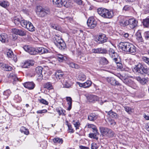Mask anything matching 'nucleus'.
Here are the masks:
<instances>
[{"mask_svg":"<svg viewBox=\"0 0 149 149\" xmlns=\"http://www.w3.org/2000/svg\"><path fill=\"white\" fill-rule=\"evenodd\" d=\"M119 47L125 52L134 54L136 51V47L133 44L127 42H121L119 44Z\"/></svg>","mask_w":149,"mask_h":149,"instance_id":"nucleus-1","label":"nucleus"},{"mask_svg":"<svg viewBox=\"0 0 149 149\" xmlns=\"http://www.w3.org/2000/svg\"><path fill=\"white\" fill-rule=\"evenodd\" d=\"M97 12L100 15L105 18L110 19L114 16L112 11L105 8H98Z\"/></svg>","mask_w":149,"mask_h":149,"instance_id":"nucleus-2","label":"nucleus"},{"mask_svg":"<svg viewBox=\"0 0 149 149\" xmlns=\"http://www.w3.org/2000/svg\"><path fill=\"white\" fill-rule=\"evenodd\" d=\"M134 70L136 72L141 74H149V68L143 65L140 63L135 65L134 68Z\"/></svg>","mask_w":149,"mask_h":149,"instance_id":"nucleus-3","label":"nucleus"},{"mask_svg":"<svg viewBox=\"0 0 149 149\" xmlns=\"http://www.w3.org/2000/svg\"><path fill=\"white\" fill-rule=\"evenodd\" d=\"M36 13L38 16L43 17L50 13V10L48 8H43L40 6H37Z\"/></svg>","mask_w":149,"mask_h":149,"instance_id":"nucleus-4","label":"nucleus"},{"mask_svg":"<svg viewBox=\"0 0 149 149\" xmlns=\"http://www.w3.org/2000/svg\"><path fill=\"white\" fill-rule=\"evenodd\" d=\"M55 40L54 43L57 47L60 49L64 50L66 47V45L63 40L61 39V37L59 35H55L54 37Z\"/></svg>","mask_w":149,"mask_h":149,"instance_id":"nucleus-5","label":"nucleus"},{"mask_svg":"<svg viewBox=\"0 0 149 149\" xmlns=\"http://www.w3.org/2000/svg\"><path fill=\"white\" fill-rule=\"evenodd\" d=\"M12 32L15 34L21 36H25L26 33V31L24 29H19L16 28L12 29Z\"/></svg>","mask_w":149,"mask_h":149,"instance_id":"nucleus-6","label":"nucleus"},{"mask_svg":"<svg viewBox=\"0 0 149 149\" xmlns=\"http://www.w3.org/2000/svg\"><path fill=\"white\" fill-rule=\"evenodd\" d=\"M63 76L64 73L62 71L60 70H57L55 74V78L53 83H55L59 80L63 79Z\"/></svg>","mask_w":149,"mask_h":149,"instance_id":"nucleus-7","label":"nucleus"},{"mask_svg":"<svg viewBox=\"0 0 149 149\" xmlns=\"http://www.w3.org/2000/svg\"><path fill=\"white\" fill-rule=\"evenodd\" d=\"M23 48L24 50L29 53L31 55H36L37 54L36 49L33 47H31L30 46L25 45L24 46Z\"/></svg>","mask_w":149,"mask_h":149,"instance_id":"nucleus-8","label":"nucleus"},{"mask_svg":"<svg viewBox=\"0 0 149 149\" xmlns=\"http://www.w3.org/2000/svg\"><path fill=\"white\" fill-rule=\"evenodd\" d=\"M88 26L91 28L93 29L97 25V22L93 17L89 18L87 21Z\"/></svg>","mask_w":149,"mask_h":149,"instance_id":"nucleus-9","label":"nucleus"},{"mask_svg":"<svg viewBox=\"0 0 149 149\" xmlns=\"http://www.w3.org/2000/svg\"><path fill=\"white\" fill-rule=\"evenodd\" d=\"M120 24L122 26H125L128 25V20L126 19V18L123 16H120L119 18Z\"/></svg>","mask_w":149,"mask_h":149,"instance_id":"nucleus-10","label":"nucleus"},{"mask_svg":"<svg viewBox=\"0 0 149 149\" xmlns=\"http://www.w3.org/2000/svg\"><path fill=\"white\" fill-rule=\"evenodd\" d=\"M138 21L134 18H131L128 20V26L129 29H132L136 27Z\"/></svg>","mask_w":149,"mask_h":149,"instance_id":"nucleus-11","label":"nucleus"},{"mask_svg":"<svg viewBox=\"0 0 149 149\" xmlns=\"http://www.w3.org/2000/svg\"><path fill=\"white\" fill-rule=\"evenodd\" d=\"M107 38L104 34H102L99 36L97 40V42L99 43H103L107 41Z\"/></svg>","mask_w":149,"mask_h":149,"instance_id":"nucleus-12","label":"nucleus"},{"mask_svg":"<svg viewBox=\"0 0 149 149\" xmlns=\"http://www.w3.org/2000/svg\"><path fill=\"white\" fill-rule=\"evenodd\" d=\"M24 86L29 90L33 89L35 86V84L33 82H27L23 84Z\"/></svg>","mask_w":149,"mask_h":149,"instance_id":"nucleus-13","label":"nucleus"},{"mask_svg":"<svg viewBox=\"0 0 149 149\" xmlns=\"http://www.w3.org/2000/svg\"><path fill=\"white\" fill-rule=\"evenodd\" d=\"M42 68L40 66L37 67L35 69L36 75L39 77V79H42L43 75L42 74Z\"/></svg>","mask_w":149,"mask_h":149,"instance_id":"nucleus-14","label":"nucleus"},{"mask_svg":"<svg viewBox=\"0 0 149 149\" xmlns=\"http://www.w3.org/2000/svg\"><path fill=\"white\" fill-rule=\"evenodd\" d=\"M77 84L79 87L84 88H87L89 87L92 84V82L89 80L87 81L84 83H80L79 82H77Z\"/></svg>","mask_w":149,"mask_h":149,"instance_id":"nucleus-15","label":"nucleus"},{"mask_svg":"<svg viewBox=\"0 0 149 149\" xmlns=\"http://www.w3.org/2000/svg\"><path fill=\"white\" fill-rule=\"evenodd\" d=\"M6 53L8 57L12 58L15 62L17 61L16 56L13 54L12 50L8 49Z\"/></svg>","mask_w":149,"mask_h":149,"instance_id":"nucleus-16","label":"nucleus"},{"mask_svg":"<svg viewBox=\"0 0 149 149\" xmlns=\"http://www.w3.org/2000/svg\"><path fill=\"white\" fill-rule=\"evenodd\" d=\"M109 56L112 58L113 61L114 60L115 58H119L117 53L115 52L114 50L113 49L110 48L109 50Z\"/></svg>","mask_w":149,"mask_h":149,"instance_id":"nucleus-17","label":"nucleus"},{"mask_svg":"<svg viewBox=\"0 0 149 149\" xmlns=\"http://www.w3.org/2000/svg\"><path fill=\"white\" fill-rule=\"evenodd\" d=\"M107 81L111 84V85L113 86H119L120 85V84L113 77L107 78Z\"/></svg>","mask_w":149,"mask_h":149,"instance_id":"nucleus-18","label":"nucleus"},{"mask_svg":"<svg viewBox=\"0 0 149 149\" xmlns=\"http://www.w3.org/2000/svg\"><path fill=\"white\" fill-rule=\"evenodd\" d=\"M87 98L89 102H91L97 101L99 100V98L97 96L93 95H88Z\"/></svg>","mask_w":149,"mask_h":149,"instance_id":"nucleus-19","label":"nucleus"},{"mask_svg":"<svg viewBox=\"0 0 149 149\" xmlns=\"http://www.w3.org/2000/svg\"><path fill=\"white\" fill-rule=\"evenodd\" d=\"M33 64V61L29 60L24 62L22 65V67L24 68H28L30 66H32Z\"/></svg>","mask_w":149,"mask_h":149,"instance_id":"nucleus-20","label":"nucleus"},{"mask_svg":"<svg viewBox=\"0 0 149 149\" xmlns=\"http://www.w3.org/2000/svg\"><path fill=\"white\" fill-rule=\"evenodd\" d=\"M136 79L141 84L143 85L146 84L148 82V79L145 78H141L140 77H136Z\"/></svg>","mask_w":149,"mask_h":149,"instance_id":"nucleus-21","label":"nucleus"},{"mask_svg":"<svg viewBox=\"0 0 149 149\" xmlns=\"http://www.w3.org/2000/svg\"><path fill=\"white\" fill-rule=\"evenodd\" d=\"M8 36L7 34L3 33L0 35V41L2 43H5L8 41Z\"/></svg>","mask_w":149,"mask_h":149,"instance_id":"nucleus-22","label":"nucleus"},{"mask_svg":"<svg viewBox=\"0 0 149 149\" xmlns=\"http://www.w3.org/2000/svg\"><path fill=\"white\" fill-rule=\"evenodd\" d=\"M108 117H109V118L115 119L118 117V115L116 113L111 110L108 112Z\"/></svg>","mask_w":149,"mask_h":149,"instance_id":"nucleus-23","label":"nucleus"},{"mask_svg":"<svg viewBox=\"0 0 149 149\" xmlns=\"http://www.w3.org/2000/svg\"><path fill=\"white\" fill-rule=\"evenodd\" d=\"M25 28L31 31H33L35 30V28L32 24L31 22L29 21L27 22L26 27H25Z\"/></svg>","mask_w":149,"mask_h":149,"instance_id":"nucleus-24","label":"nucleus"},{"mask_svg":"<svg viewBox=\"0 0 149 149\" xmlns=\"http://www.w3.org/2000/svg\"><path fill=\"white\" fill-rule=\"evenodd\" d=\"M62 83L65 87L68 88L71 86L70 82V80L67 78L65 79Z\"/></svg>","mask_w":149,"mask_h":149,"instance_id":"nucleus-25","label":"nucleus"},{"mask_svg":"<svg viewBox=\"0 0 149 149\" xmlns=\"http://www.w3.org/2000/svg\"><path fill=\"white\" fill-rule=\"evenodd\" d=\"M36 50L37 52H38L41 54L47 53L48 52V50L47 49L43 47H37Z\"/></svg>","mask_w":149,"mask_h":149,"instance_id":"nucleus-26","label":"nucleus"},{"mask_svg":"<svg viewBox=\"0 0 149 149\" xmlns=\"http://www.w3.org/2000/svg\"><path fill=\"white\" fill-rule=\"evenodd\" d=\"M2 69L6 71H11L12 69V68L8 65L3 64L1 65Z\"/></svg>","mask_w":149,"mask_h":149,"instance_id":"nucleus-27","label":"nucleus"},{"mask_svg":"<svg viewBox=\"0 0 149 149\" xmlns=\"http://www.w3.org/2000/svg\"><path fill=\"white\" fill-rule=\"evenodd\" d=\"M66 8H68L72 7V3L70 1L66 0L63 2V5Z\"/></svg>","mask_w":149,"mask_h":149,"instance_id":"nucleus-28","label":"nucleus"},{"mask_svg":"<svg viewBox=\"0 0 149 149\" xmlns=\"http://www.w3.org/2000/svg\"><path fill=\"white\" fill-rule=\"evenodd\" d=\"M108 128L107 127H100V130L103 136H105L107 134Z\"/></svg>","mask_w":149,"mask_h":149,"instance_id":"nucleus-29","label":"nucleus"},{"mask_svg":"<svg viewBox=\"0 0 149 149\" xmlns=\"http://www.w3.org/2000/svg\"><path fill=\"white\" fill-rule=\"evenodd\" d=\"M119 58H115L114 61L117 65V68L120 69H121L123 68V65L122 63L119 62Z\"/></svg>","mask_w":149,"mask_h":149,"instance_id":"nucleus-30","label":"nucleus"},{"mask_svg":"<svg viewBox=\"0 0 149 149\" xmlns=\"http://www.w3.org/2000/svg\"><path fill=\"white\" fill-rule=\"evenodd\" d=\"M97 118V116L94 113H91L88 116V120L91 121L95 120Z\"/></svg>","mask_w":149,"mask_h":149,"instance_id":"nucleus-31","label":"nucleus"},{"mask_svg":"<svg viewBox=\"0 0 149 149\" xmlns=\"http://www.w3.org/2000/svg\"><path fill=\"white\" fill-rule=\"evenodd\" d=\"M66 100L68 102V104L69 106L67 108V109L70 111L72 108V99L70 97H67Z\"/></svg>","mask_w":149,"mask_h":149,"instance_id":"nucleus-32","label":"nucleus"},{"mask_svg":"<svg viewBox=\"0 0 149 149\" xmlns=\"http://www.w3.org/2000/svg\"><path fill=\"white\" fill-rule=\"evenodd\" d=\"M105 136L108 137H112L114 136V132L111 129H109Z\"/></svg>","mask_w":149,"mask_h":149,"instance_id":"nucleus-33","label":"nucleus"},{"mask_svg":"<svg viewBox=\"0 0 149 149\" xmlns=\"http://www.w3.org/2000/svg\"><path fill=\"white\" fill-rule=\"evenodd\" d=\"M44 88L48 90H51L53 89L52 83L50 82H47L45 84L44 86Z\"/></svg>","mask_w":149,"mask_h":149,"instance_id":"nucleus-34","label":"nucleus"},{"mask_svg":"<svg viewBox=\"0 0 149 149\" xmlns=\"http://www.w3.org/2000/svg\"><path fill=\"white\" fill-rule=\"evenodd\" d=\"M53 4L56 5L58 7H61L63 6V2L62 0H53Z\"/></svg>","mask_w":149,"mask_h":149,"instance_id":"nucleus-35","label":"nucleus"},{"mask_svg":"<svg viewBox=\"0 0 149 149\" xmlns=\"http://www.w3.org/2000/svg\"><path fill=\"white\" fill-rule=\"evenodd\" d=\"M11 93V92L10 91L9 89H8L6 90L5 91H4L3 93L4 98L5 99H6L8 98V97L10 95Z\"/></svg>","mask_w":149,"mask_h":149,"instance_id":"nucleus-36","label":"nucleus"},{"mask_svg":"<svg viewBox=\"0 0 149 149\" xmlns=\"http://www.w3.org/2000/svg\"><path fill=\"white\" fill-rule=\"evenodd\" d=\"M22 19L20 18H19L17 17H15L13 19V21L15 25L19 26L20 24Z\"/></svg>","mask_w":149,"mask_h":149,"instance_id":"nucleus-37","label":"nucleus"},{"mask_svg":"<svg viewBox=\"0 0 149 149\" xmlns=\"http://www.w3.org/2000/svg\"><path fill=\"white\" fill-rule=\"evenodd\" d=\"M94 133H90L89 134V137L91 138H93V139H95L96 140L98 139V137H96V135L97 134H98L99 133L98 132V131H97V132L95 131L93 132Z\"/></svg>","mask_w":149,"mask_h":149,"instance_id":"nucleus-38","label":"nucleus"},{"mask_svg":"<svg viewBox=\"0 0 149 149\" xmlns=\"http://www.w3.org/2000/svg\"><path fill=\"white\" fill-rule=\"evenodd\" d=\"M86 127H87L88 128H91L93 130V132L95 131L97 132V130L96 127L95 125L93 124L88 123L86 125Z\"/></svg>","mask_w":149,"mask_h":149,"instance_id":"nucleus-39","label":"nucleus"},{"mask_svg":"<svg viewBox=\"0 0 149 149\" xmlns=\"http://www.w3.org/2000/svg\"><path fill=\"white\" fill-rule=\"evenodd\" d=\"M63 140L62 139L58 138H55L53 139V141L54 143H56L62 144L63 143Z\"/></svg>","mask_w":149,"mask_h":149,"instance_id":"nucleus-40","label":"nucleus"},{"mask_svg":"<svg viewBox=\"0 0 149 149\" xmlns=\"http://www.w3.org/2000/svg\"><path fill=\"white\" fill-rule=\"evenodd\" d=\"M57 59L58 61L61 62H63L66 59L65 56L61 54H58L57 56Z\"/></svg>","mask_w":149,"mask_h":149,"instance_id":"nucleus-41","label":"nucleus"},{"mask_svg":"<svg viewBox=\"0 0 149 149\" xmlns=\"http://www.w3.org/2000/svg\"><path fill=\"white\" fill-rule=\"evenodd\" d=\"M86 76L82 73H80L78 77V79L82 81L85 80L86 79Z\"/></svg>","mask_w":149,"mask_h":149,"instance_id":"nucleus-42","label":"nucleus"},{"mask_svg":"<svg viewBox=\"0 0 149 149\" xmlns=\"http://www.w3.org/2000/svg\"><path fill=\"white\" fill-rule=\"evenodd\" d=\"M9 77L13 78L15 81H19L18 79L16 76V75L14 73H11L9 75Z\"/></svg>","mask_w":149,"mask_h":149,"instance_id":"nucleus-43","label":"nucleus"},{"mask_svg":"<svg viewBox=\"0 0 149 149\" xmlns=\"http://www.w3.org/2000/svg\"><path fill=\"white\" fill-rule=\"evenodd\" d=\"M20 131L22 133H24L26 135H28L29 133V131L26 128L24 127H22L20 129Z\"/></svg>","mask_w":149,"mask_h":149,"instance_id":"nucleus-44","label":"nucleus"},{"mask_svg":"<svg viewBox=\"0 0 149 149\" xmlns=\"http://www.w3.org/2000/svg\"><path fill=\"white\" fill-rule=\"evenodd\" d=\"M143 23L144 26L146 27H148L149 26V19L146 18L143 19Z\"/></svg>","mask_w":149,"mask_h":149,"instance_id":"nucleus-45","label":"nucleus"},{"mask_svg":"<svg viewBox=\"0 0 149 149\" xmlns=\"http://www.w3.org/2000/svg\"><path fill=\"white\" fill-rule=\"evenodd\" d=\"M0 6L6 8L8 6V3L7 1H0Z\"/></svg>","mask_w":149,"mask_h":149,"instance_id":"nucleus-46","label":"nucleus"},{"mask_svg":"<svg viewBox=\"0 0 149 149\" xmlns=\"http://www.w3.org/2000/svg\"><path fill=\"white\" fill-rule=\"evenodd\" d=\"M73 123L74 127L76 128V130L79 129V127L80 126V124L79 121L75 122V120H73Z\"/></svg>","mask_w":149,"mask_h":149,"instance_id":"nucleus-47","label":"nucleus"},{"mask_svg":"<svg viewBox=\"0 0 149 149\" xmlns=\"http://www.w3.org/2000/svg\"><path fill=\"white\" fill-rule=\"evenodd\" d=\"M20 22V24L23 27L25 28L26 27V25L28 21L26 20H25L24 19H22L21 20Z\"/></svg>","mask_w":149,"mask_h":149,"instance_id":"nucleus-48","label":"nucleus"},{"mask_svg":"<svg viewBox=\"0 0 149 149\" xmlns=\"http://www.w3.org/2000/svg\"><path fill=\"white\" fill-rule=\"evenodd\" d=\"M107 52V51L106 49L102 47L98 48V53L106 54Z\"/></svg>","mask_w":149,"mask_h":149,"instance_id":"nucleus-49","label":"nucleus"},{"mask_svg":"<svg viewBox=\"0 0 149 149\" xmlns=\"http://www.w3.org/2000/svg\"><path fill=\"white\" fill-rule=\"evenodd\" d=\"M136 36L137 37L136 39L140 42L143 41V39L142 38L141 33L139 32H137L136 34Z\"/></svg>","mask_w":149,"mask_h":149,"instance_id":"nucleus-50","label":"nucleus"},{"mask_svg":"<svg viewBox=\"0 0 149 149\" xmlns=\"http://www.w3.org/2000/svg\"><path fill=\"white\" fill-rule=\"evenodd\" d=\"M67 125L68 127V132L70 133H73L74 131L73 129L72 128L71 125L70 123H67Z\"/></svg>","mask_w":149,"mask_h":149,"instance_id":"nucleus-51","label":"nucleus"},{"mask_svg":"<svg viewBox=\"0 0 149 149\" xmlns=\"http://www.w3.org/2000/svg\"><path fill=\"white\" fill-rule=\"evenodd\" d=\"M69 65L70 67L72 68L78 69L79 68V66L78 65L72 62L70 63Z\"/></svg>","mask_w":149,"mask_h":149,"instance_id":"nucleus-52","label":"nucleus"},{"mask_svg":"<svg viewBox=\"0 0 149 149\" xmlns=\"http://www.w3.org/2000/svg\"><path fill=\"white\" fill-rule=\"evenodd\" d=\"M52 27L54 29L57 30H58L61 31H62V29L61 26L57 25H54L52 26Z\"/></svg>","mask_w":149,"mask_h":149,"instance_id":"nucleus-53","label":"nucleus"},{"mask_svg":"<svg viewBox=\"0 0 149 149\" xmlns=\"http://www.w3.org/2000/svg\"><path fill=\"white\" fill-rule=\"evenodd\" d=\"M99 146L96 143H93L91 144V149H97Z\"/></svg>","mask_w":149,"mask_h":149,"instance_id":"nucleus-54","label":"nucleus"},{"mask_svg":"<svg viewBox=\"0 0 149 149\" xmlns=\"http://www.w3.org/2000/svg\"><path fill=\"white\" fill-rule=\"evenodd\" d=\"M14 100L17 102H19L21 101V97L19 96L18 95H16L15 96Z\"/></svg>","mask_w":149,"mask_h":149,"instance_id":"nucleus-55","label":"nucleus"},{"mask_svg":"<svg viewBox=\"0 0 149 149\" xmlns=\"http://www.w3.org/2000/svg\"><path fill=\"white\" fill-rule=\"evenodd\" d=\"M39 101L40 103L42 104L45 105H48V102L46 100L43 99H39Z\"/></svg>","mask_w":149,"mask_h":149,"instance_id":"nucleus-56","label":"nucleus"},{"mask_svg":"<svg viewBox=\"0 0 149 149\" xmlns=\"http://www.w3.org/2000/svg\"><path fill=\"white\" fill-rule=\"evenodd\" d=\"M143 61L147 64L149 65V58L143 56L142 58Z\"/></svg>","mask_w":149,"mask_h":149,"instance_id":"nucleus-57","label":"nucleus"},{"mask_svg":"<svg viewBox=\"0 0 149 149\" xmlns=\"http://www.w3.org/2000/svg\"><path fill=\"white\" fill-rule=\"evenodd\" d=\"M124 108L125 111L129 113H130L132 112L133 109L129 107H125Z\"/></svg>","mask_w":149,"mask_h":149,"instance_id":"nucleus-58","label":"nucleus"},{"mask_svg":"<svg viewBox=\"0 0 149 149\" xmlns=\"http://www.w3.org/2000/svg\"><path fill=\"white\" fill-rule=\"evenodd\" d=\"M101 60L104 65L107 64L108 63V61L105 58L103 57L101 58Z\"/></svg>","mask_w":149,"mask_h":149,"instance_id":"nucleus-59","label":"nucleus"},{"mask_svg":"<svg viewBox=\"0 0 149 149\" xmlns=\"http://www.w3.org/2000/svg\"><path fill=\"white\" fill-rule=\"evenodd\" d=\"M108 120L109 123L110 125L113 126L116 124V123L114 120L108 118Z\"/></svg>","mask_w":149,"mask_h":149,"instance_id":"nucleus-60","label":"nucleus"},{"mask_svg":"<svg viewBox=\"0 0 149 149\" xmlns=\"http://www.w3.org/2000/svg\"><path fill=\"white\" fill-rule=\"evenodd\" d=\"M47 111L46 109H43L42 110H38L37 111L38 113H47Z\"/></svg>","mask_w":149,"mask_h":149,"instance_id":"nucleus-61","label":"nucleus"},{"mask_svg":"<svg viewBox=\"0 0 149 149\" xmlns=\"http://www.w3.org/2000/svg\"><path fill=\"white\" fill-rule=\"evenodd\" d=\"M73 1L77 4L79 5H81L82 4V1L81 0H73Z\"/></svg>","mask_w":149,"mask_h":149,"instance_id":"nucleus-62","label":"nucleus"},{"mask_svg":"<svg viewBox=\"0 0 149 149\" xmlns=\"http://www.w3.org/2000/svg\"><path fill=\"white\" fill-rule=\"evenodd\" d=\"M62 109L61 108H57L56 109V111L58 113L59 115H61Z\"/></svg>","mask_w":149,"mask_h":149,"instance_id":"nucleus-63","label":"nucleus"},{"mask_svg":"<svg viewBox=\"0 0 149 149\" xmlns=\"http://www.w3.org/2000/svg\"><path fill=\"white\" fill-rule=\"evenodd\" d=\"M92 52L94 53H98V48L92 49Z\"/></svg>","mask_w":149,"mask_h":149,"instance_id":"nucleus-64","label":"nucleus"}]
</instances>
